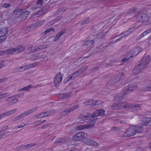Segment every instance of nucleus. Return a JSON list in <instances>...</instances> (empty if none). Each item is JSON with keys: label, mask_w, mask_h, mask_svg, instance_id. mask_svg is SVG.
Instances as JSON below:
<instances>
[{"label": "nucleus", "mask_w": 151, "mask_h": 151, "mask_svg": "<svg viewBox=\"0 0 151 151\" xmlns=\"http://www.w3.org/2000/svg\"><path fill=\"white\" fill-rule=\"evenodd\" d=\"M83 120L86 122L90 123L88 124L80 125L77 127V129L79 130H83L85 129L90 128L94 125V114L93 113L92 115L88 113H85L83 115Z\"/></svg>", "instance_id": "1"}, {"label": "nucleus", "mask_w": 151, "mask_h": 151, "mask_svg": "<svg viewBox=\"0 0 151 151\" xmlns=\"http://www.w3.org/2000/svg\"><path fill=\"white\" fill-rule=\"evenodd\" d=\"M87 134L82 132L76 133L73 137V139L76 141H83L86 139V144L90 145H94V141L89 139H87Z\"/></svg>", "instance_id": "2"}, {"label": "nucleus", "mask_w": 151, "mask_h": 151, "mask_svg": "<svg viewBox=\"0 0 151 151\" xmlns=\"http://www.w3.org/2000/svg\"><path fill=\"white\" fill-rule=\"evenodd\" d=\"M143 128L139 125L134 126L129 128L123 134L124 137H130L134 135L137 133L139 134L142 132Z\"/></svg>", "instance_id": "3"}, {"label": "nucleus", "mask_w": 151, "mask_h": 151, "mask_svg": "<svg viewBox=\"0 0 151 151\" xmlns=\"http://www.w3.org/2000/svg\"><path fill=\"white\" fill-rule=\"evenodd\" d=\"M24 47L22 45H19L16 48H11L4 50L0 51V56L7 54H12L17 53L23 51L24 49Z\"/></svg>", "instance_id": "4"}, {"label": "nucleus", "mask_w": 151, "mask_h": 151, "mask_svg": "<svg viewBox=\"0 0 151 151\" xmlns=\"http://www.w3.org/2000/svg\"><path fill=\"white\" fill-rule=\"evenodd\" d=\"M37 109V108L36 107L32 108L31 109L21 114L19 116H17V117H15L14 119H12V122H14L15 121L22 119V118L25 117L26 116L36 111Z\"/></svg>", "instance_id": "5"}, {"label": "nucleus", "mask_w": 151, "mask_h": 151, "mask_svg": "<svg viewBox=\"0 0 151 151\" xmlns=\"http://www.w3.org/2000/svg\"><path fill=\"white\" fill-rule=\"evenodd\" d=\"M24 93H21L18 95L12 96L7 98V100L8 101V104L9 105H11L17 102L18 101V99L20 96H23Z\"/></svg>", "instance_id": "6"}, {"label": "nucleus", "mask_w": 151, "mask_h": 151, "mask_svg": "<svg viewBox=\"0 0 151 151\" xmlns=\"http://www.w3.org/2000/svg\"><path fill=\"white\" fill-rule=\"evenodd\" d=\"M45 20H38L33 24L31 25L29 27H27L26 29L24 31L25 32H30L33 29H35L37 27L40 26L43 24Z\"/></svg>", "instance_id": "7"}, {"label": "nucleus", "mask_w": 151, "mask_h": 151, "mask_svg": "<svg viewBox=\"0 0 151 151\" xmlns=\"http://www.w3.org/2000/svg\"><path fill=\"white\" fill-rule=\"evenodd\" d=\"M150 56H145L140 61L139 64L144 68H145L150 63Z\"/></svg>", "instance_id": "8"}, {"label": "nucleus", "mask_w": 151, "mask_h": 151, "mask_svg": "<svg viewBox=\"0 0 151 151\" xmlns=\"http://www.w3.org/2000/svg\"><path fill=\"white\" fill-rule=\"evenodd\" d=\"M62 80V75L60 73H59L56 74L54 79V82L55 86L56 87H58L60 83L61 82Z\"/></svg>", "instance_id": "9"}, {"label": "nucleus", "mask_w": 151, "mask_h": 151, "mask_svg": "<svg viewBox=\"0 0 151 151\" xmlns=\"http://www.w3.org/2000/svg\"><path fill=\"white\" fill-rule=\"evenodd\" d=\"M141 123L142 125H139V126H142V127H143V126H151V118L143 117L141 119Z\"/></svg>", "instance_id": "10"}, {"label": "nucleus", "mask_w": 151, "mask_h": 151, "mask_svg": "<svg viewBox=\"0 0 151 151\" xmlns=\"http://www.w3.org/2000/svg\"><path fill=\"white\" fill-rule=\"evenodd\" d=\"M82 69H79L76 72L73 73L72 74L68 76L67 77V81H65V80H64V81L65 82V83L67 81H70L71 80H72L74 79L76 77L78 76L80 74V71H82ZM67 78H65L66 79Z\"/></svg>", "instance_id": "11"}, {"label": "nucleus", "mask_w": 151, "mask_h": 151, "mask_svg": "<svg viewBox=\"0 0 151 151\" xmlns=\"http://www.w3.org/2000/svg\"><path fill=\"white\" fill-rule=\"evenodd\" d=\"M54 111L51 110L49 111H47L44 112H42L36 116L37 118L40 119L42 118L49 116L51 113H53Z\"/></svg>", "instance_id": "12"}, {"label": "nucleus", "mask_w": 151, "mask_h": 151, "mask_svg": "<svg viewBox=\"0 0 151 151\" xmlns=\"http://www.w3.org/2000/svg\"><path fill=\"white\" fill-rule=\"evenodd\" d=\"M124 74V73H122L119 74L117 76H115L114 77L111 81V83L112 84H114L118 81H120L121 78L123 77Z\"/></svg>", "instance_id": "13"}, {"label": "nucleus", "mask_w": 151, "mask_h": 151, "mask_svg": "<svg viewBox=\"0 0 151 151\" xmlns=\"http://www.w3.org/2000/svg\"><path fill=\"white\" fill-rule=\"evenodd\" d=\"M46 47L45 45H41L39 46L38 47H30L28 48V50L29 51V52L33 53L38 50L42 49L45 48Z\"/></svg>", "instance_id": "14"}, {"label": "nucleus", "mask_w": 151, "mask_h": 151, "mask_svg": "<svg viewBox=\"0 0 151 151\" xmlns=\"http://www.w3.org/2000/svg\"><path fill=\"white\" fill-rule=\"evenodd\" d=\"M80 106L79 105H77L74 106L72 107V108H70L60 113L61 115H63L64 116H65L66 114H67L71 112H72L74 110L78 109Z\"/></svg>", "instance_id": "15"}, {"label": "nucleus", "mask_w": 151, "mask_h": 151, "mask_svg": "<svg viewBox=\"0 0 151 151\" xmlns=\"http://www.w3.org/2000/svg\"><path fill=\"white\" fill-rule=\"evenodd\" d=\"M137 88L136 86L132 85L129 84L127 87H126L123 91V93L125 94H127L129 93V91H132L135 90Z\"/></svg>", "instance_id": "16"}, {"label": "nucleus", "mask_w": 151, "mask_h": 151, "mask_svg": "<svg viewBox=\"0 0 151 151\" xmlns=\"http://www.w3.org/2000/svg\"><path fill=\"white\" fill-rule=\"evenodd\" d=\"M105 112L104 110L103 109H98L95 111V121L99 118L97 117L104 115Z\"/></svg>", "instance_id": "17"}, {"label": "nucleus", "mask_w": 151, "mask_h": 151, "mask_svg": "<svg viewBox=\"0 0 151 151\" xmlns=\"http://www.w3.org/2000/svg\"><path fill=\"white\" fill-rule=\"evenodd\" d=\"M145 68L139 63V64L135 67L133 70V73L135 74H138L143 69Z\"/></svg>", "instance_id": "18"}, {"label": "nucleus", "mask_w": 151, "mask_h": 151, "mask_svg": "<svg viewBox=\"0 0 151 151\" xmlns=\"http://www.w3.org/2000/svg\"><path fill=\"white\" fill-rule=\"evenodd\" d=\"M29 14V12L27 10H25L20 13L19 17L21 19L24 20L28 16Z\"/></svg>", "instance_id": "19"}, {"label": "nucleus", "mask_w": 151, "mask_h": 151, "mask_svg": "<svg viewBox=\"0 0 151 151\" xmlns=\"http://www.w3.org/2000/svg\"><path fill=\"white\" fill-rule=\"evenodd\" d=\"M43 0H38L36 2V5H34L32 8V10H35L37 9L41 8L42 6Z\"/></svg>", "instance_id": "20"}, {"label": "nucleus", "mask_w": 151, "mask_h": 151, "mask_svg": "<svg viewBox=\"0 0 151 151\" xmlns=\"http://www.w3.org/2000/svg\"><path fill=\"white\" fill-rule=\"evenodd\" d=\"M16 111V109H14L12 110L9 111H7L5 113L2 114L1 115H0V119L2 118H3L4 117L7 116H9L14 113H15Z\"/></svg>", "instance_id": "21"}, {"label": "nucleus", "mask_w": 151, "mask_h": 151, "mask_svg": "<svg viewBox=\"0 0 151 151\" xmlns=\"http://www.w3.org/2000/svg\"><path fill=\"white\" fill-rule=\"evenodd\" d=\"M125 94H124L123 91L116 95L114 98V100L116 102L119 101L123 99L124 97Z\"/></svg>", "instance_id": "22"}, {"label": "nucleus", "mask_w": 151, "mask_h": 151, "mask_svg": "<svg viewBox=\"0 0 151 151\" xmlns=\"http://www.w3.org/2000/svg\"><path fill=\"white\" fill-rule=\"evenodd\" d=\"M36 145V144L35 143H31L26 145H21L20 147H17V149H18V148H19L20 150H24L26 149L29 147L33 146Z\"/></svg>", "instance_id": "23"}, {"label": "nucleus", "mask_w": 151, "mask_h": 151, "mask_svg": "<svg viewBox=\"0 0 151 151\" xmlns=\"http://www.w3.org/2000/svg\"><path fill=\"white\" fill-rule=\"evenodd\" d=\"M37 65V64L35 63H31L27 65H26L24 66H22L20 67V68L23 69V68L24 69L23 70H21V71H23L24 70H28L29 69H30L32 68H33L34 67H35Z\"/></svg>", "instance_id": "24"}, {"label": "nucleus", "mask_w": 151, "mask_h": 151, "mask_svg": "<svg viewBox=\"0 0 151 151\" xmlns=\"http://www.w3.org/2000/svg\"><path fill=\"white\" fill-rule=\"evenodd\" d=\"M94 43L93 40H88L85 41L83 45L86 48H89L91 47Z\"/></svg>", "instance_id": "25"}, {"label": "nucleus", "mask_w": 151, "mask_h": 151, "mask_svg": "<svg viewBox=\"0 0 151 151\" xmlns=\"http://www.w3.org/2000/svg\"><path fill=\"white\" fill-rule=\"evenodd\" d=\"M142 22L146 25H148L149 23L150 17L146 14H144L143 17L142 18Z\"/></svg>", "instance_id": "26"}, {"label": "nucleus", "mask_w": 151, "mask_h": 151, "mask_svg": "<svg viewBox=\"0 0 151 151\" xmlns=\"http://www.w3.org/2000/svg\"><path fill=\"white\" fill-rule=\"evenodd\" d=\"M151 32V27L149 29H148L146 30L140 36H139L137 39V40H139L141 39L144 36H146L148 33Z\"/></svg>", "instance_id": "27"}, {"label": "nucleus", "mask_w": 151, "mask_h": 151, "mask_svg": "<svg viewBox=\"0 0 151 151\" xmlns=\"http://www.w3.org/2000/svg\"><path fill=\"white\" fill-rule=\"evenodd\" d=\"M66 29H63L59 32L58 34L55 37L54 41H56L58 40L60 37L61 35L66 32Z\"/></svg>", "instance_id": "28"}, {"label": "nucleus", "mask_w": 151, "mask_h": 151, "mask_svg": "<svg viewBox=\"0 0 151 151\" xmlns=\"http://www.w3.org/2000/svg\"><path fill=\"white\" fill-rule=\"evenodd\" d=\"M144 14L141 13H137L135 16V17L137 21L140 22L142 21V18L143 17Z\"/></svg>", "instance_id": "29"}, {"label": "nucleus", "mask_w": 151, "mask_h": 151, "mask_svg": "<svg viewBox=\"0 0 151 151\" xmlns=\"http://www.w3.org/2000/svg\"><path fill=\"white\" fill-rule=\"evenodd\" d=\"M141 48L139 47H137L135 48L132 49L130 51L131 54H132L133 55L135 56L138 54L140 52Z\"/></svg>", "instance_id": "30"}, {"label": "nucleus", "mask_w": 151, "mask_h": 151, "mask_svg": "<svg viewBox=\"0 0 151 151\" xmlns=\"http://www.w3.org/2000/svg\"><path fill=\"white\" fill-rule=\"evenodd\" d=\"M70 96V93L67 94L64 93L60 94L59 95V98L63 100L67 99L68 98H69Z\"/></svg>", "instance_id": "31"}, {"label": "nucleus", "mask_w": 151, "mask_h": 151, "mask_svg": "<svg viewBox=\"0 0 151 151\" xmlns=\"http://www.w3.org/2000/svg\"><path fill=\"white\" fill-rule=\"evenodd\" d=\"M119 106H121V108H126L127 107H129L130 106V104H129L126 103H124L123 102H121L119 104Z\"/></svg>", "instance_id": "32"}, {"label": "nucleus", "mask_w": 151, "mask_h": 151, "mask_svg": "<svg viewBox=\"0 0 151 151\" xmlns=\"http://www.w3.org/2000/svg\"><path fill=\"white\" fill-rule=\"evenodd\" d=\"M105 35L104 33L101 31V32H99V33L96 35V39L98 38L99 39H101L104 38Z\"/></svg>", "instance_id": "33"}, {"label": "nucleus", "mask_w": 151, "mask_h": 151, "mask_svg": "<svg viewBox=\"0 0 151 151\" xmlns=\"http://www.w3.org/2000/svg\"><path fill=\"white\" fill-rule=\"evenodd\" d=\"M84 104L85 105L84 106L87 105L94 106V101L93 100L89 99L88 101L85 102Z\"/></svg>", "instance_id": "34"}, {"label": "nucleus", "mask_w": 151, "mask_h": 151, "mask_svg": "<svg viewBox=\"0 0 151 151\" xmlns=\"http://www.w3.org/2000/svg\"><path fill=\"white\" fill-rule=\"evenodd\" d=\"M8 29L7 27L3 28L1 29L0 34L6 35L8 34Z\"/></svg>", "instance_id": "35"}, {"label": "nucleus", "mask_w": 151, "mask_h": 151, "mask_svg": "<svg viewBox=\"0 0 151 151\" xmlns=\"http://www.w3.org/2000/svg\"><path fill=\"white\" fill-rule=\"evenodd\" d=\"M132 29H129L128 30L126 31L125 32H122L120 35H123L124 36L123 37H126L127 36L129 35L131 33V30H132Z\"/></svg>", "instance_id": "36"}, {"label": "nucleus", "mask_w": 151, "mask_h": 151, "mask_svg": "<svg viewBox=\"0 0 151 151\" xmlns=\"http://www.w3.org/2000/svg\"><path fill=\"white\" fill-rule=\"evenodd\" d=\"M66 141V139H62L61 138L59 139H57L56 140L55 143L58 144H63L65 143Z\"/></svg>", "instance_id": "37"}, {"label": "nucleus", "mask_w": 151, "mask_h": 151, "mask_svg": "<svg viewBox=\"0 0 151 151\" xmlns=\"http://www.w3.org/2000/svg\"><path fill=\"white\" fill-rule=\"evenodd\" d=\"M129 107L130 108H133L135 110H138L140 108V105L138 104H134L133 105H131L130 104Z\"/></svg>", "instance_id": "38"}, {"label": "nucleus", "mask_w": 151, "mask_h": 151, "mask_svg": "<svg viewBox=\"0 0 151 151\" xmlns=\"http://www.w3.org/2000/svg\"><path fill=\"white\" fill-rule=\"evenodd\" d=\"M42 11H41V10L38 11L33 15V17L34 18H36V17H39L42 14Z\"/></svg>", "instance_id": "39"}, {"label": "nucleus", "mask_w": 151, "mask_h": 151, "mask_svg": "<svg viewBox=\"0 0 151 151\" xmlns=\"http://www.w3.org/2000/svg\"><path fill=\"white\" fill-rule=\"evenodd\" d=\"M59 19H58L57 18L55 19H53L52 20H51L48 23L47 25L49 26H51L53 24H54L55 23L57 22Z\"/></svg>", "instance_id": "40"}, {"label": "nucleus", "mask_w": 151, "mask_h": 151, "mask_svg": "<svg viewBox=\"0 0 151 151\" xmlns=\"http://www.w3.org/2000/svg\"><path fill=\"white\" fill-rule=\"evenodd\" d=\"M6 37L5 35H1L0 34V43L5 41L6 39Z\"/></svg>", "instance_id": "41"}, {"label": "nucleus", "mask_w": 151, "mask_h": 151, "mask_svg": "<svg viewBox=\"0 0 151 151\" xmlns=\"http://www.w3.org/2000/svg\"><path fill=\"white\" fill-rule=\"evenodd\" d=\"M102 104V102L100 101H95V106L100 107Z\"/></svg>", "instance_id": "42"}, {"label": "nucleus", "mask_w": 151, "mask_h": 151, "mask_svg": "<svg viewBox=\"0 0 151 151\" xmlns=\"http://www.w3.org/2000/svg\"><path fill=\"white\" fill-rule=\"evenodd\" d=\"M133 57L132 55H131L129 57V58H127L126 57L123 58L122 60V62H124V63H126L128 61H129L130 59V58H132Z\"/></svg>", "instance_id": "43"}, {"label": "nucleus", "mask_w": 151, "mask_h": 151, "mask_svg": "<svg viewBox=\"0 0 151 151\" xmlns=\"http://www.w3.org/2000/svg\"><path fill=\"white\" fill-rule=\"evenodd\" d=\"M119 104H115L112 105L111 107L113 110H118L119 109Z\"/></svg>", "instance_id": "44"}, {"label": "nucleus", "mask_w": 151, "mask_h": 151, "mask_svg": "<svg viewBox=\"0 0 151 151\" xmlns=\"http://www.w3.org/2000/svg\"><path fill=\"white\" fill-rule=\"evenodd\" d=\"M137 8H133L132 9L129 10L128 12L129 14H131L132 13L135 14L137 12Z\"/></svg>", "instance_id": "45"}, {"label": "nucleus", "mask_w": 151, "mask_h": 151, "mask_svg": "<svg viewBox=\"0 0 151 151\" xmlns=\"http://www.w3.org/2000/svg\"><path fill=\"white\" fill-rule=\"evenodd\" d=\"M66 10V8L65 7H62L57 12V13L58 14L59 13H64Z\"/></svg>", "instance_id": "46"}, {"label": "nucleus", "mask_w": 151, "mask_h": 151, "mask_svg": "<svg viewBox=\"0 0 151 151\" xmlns=\"http://www.w3.org/2000/svg\"><path fill=\"white\" fill-rule=\"evenodd\" d=\"M55 29L54 28H50L47 29H46L45 31L43 32L45 34H46L47 33L51 31H52L53 32L54 31Z\"/></svg>", "instance_id": "47"}, {"label": "nucleus", "mask_w": 151, "mask_h": 151, "mask_svg": "<svg viewBox=\"0 0 151 151\" xmlns=\"http://www.w3.org/2000/svg\"><path fill=\"white\" fill-rule=\"evenodd\" d=\"M90 21V18H87L81 23V25H83L84 24L88 23V22H89Z\"/></svg>", "instance_id": "48"}, {"label": "nucleus", "mask_w": 151, "mask_h": 151, "mask_svg": "<svg viewBox=\"0 0 151 151\" xmlns=\"http://www.w3.org/2000/svg\"><path fill=\"white\" fill-rule=\"evenodd\" d=\"M8 93H4L1 94H0V99L4 98L6 97L9 95H8Z\"/></svg>", "instance_id": "49"}, {"label": "nucleus", "mask_w": 151, "mask_h": 151, "mask_svg": "<svg viewBox=\"0 0 151 151\" xmlns=\"http://www.w3.org/2000/svg\"><path fill=\"white\" fill-rule=\"evenodd\" d=\"M144 89L145 91H151V86L145 87Z\"/></svg>", "instance_id": "50"}, {"label": "nucleus", "mask_w": 151, "mask_h": 151, "mask_svg": "<svg viewBox=\"0 0 151 151\" xmlns=\"http://www.w3.org/2000/svg\"><path fill=\"white\" fill-rule=\"evenodd\" d=\"M11 5L8 3H5L4 4L3 6V8H6L9 7Z\"/></svg>", "instance_id": "51"}, {"label": "nucleus", "mask_w": 151, "mask_h": 151, "mask_svg": "<svg viewBox=\"0 0 151 151\" xmlns=\"http://www.w3.org/2000/svg\"><path fill=\"white\" fill-rule=\"evenodd\" d=\"M32 86L30 85L28 86L27 87H24L22 88L21 90H22L24 91H27Z\"/></svg>", "instance_id": "52"}, {"label": "nucleus", "mask_w": 151, "mask_h": 151, "mask_svg": "<svg viewBox=\"0 0 151 151\" xmlns=\"http://www.w3.org/2000/svg\"><path fill=\"white\" fill-rule=\"evenodd\" d=\"M45 121H46L45 120H40L38 121L37 122V123L38 124H41L43 123V122H45Z\"/></svg>", "instance_id": "53"}, {"label": "nucleus", "mask_w": 151, "mask_h": 151, "mask_svg": "<svg viewBox=\"0 0 151 151\" xmlns=\"http://www.w3.org/2000/svg\"><path fill=\"white\" fill-rule=\"evenodd\" d=\"M20 12V10L19 9H16L14 11V14L17 15V13H19Z\"/></svg>", "instance_id": "54"}, {"label": "nucleus", "mask_w": 151, "mask_h": 151, "mask_svg": "<svg viewBox=\"0 0 151 151\" xmlns=\"http://www.w3.org/2000/svg\"><path fill=\"white\" fill-rule=\"evenodd\" d=\"M123 37H121L120 38H119L117 39H116L115 41L113 43H115L116 42H118L119 41H120L122 40V39L123 38Z\"/></svg>", "instance_id": "55"}, {"label": "nucleus", "mask_w": 151, "mask_h": 151, "mask_svg": "<svg viewBox=\"0 0 151 151\" xmlns=\"http://www.w3.org/2000/svg\"><path fill=\"white\" fill-rule=\"evenodd\" d=\"M7 79L6 78H2L0 79V83L4 82V81H6Z\"/></svg>", "instance_id": "56"}, {"label": "nucleus", "mask_w": 151, "mask_h": 151, "mask_svg": "<svg viewBox=\"0 0 151 151\" xmlns=\"http://www.w3.org/2000/svg\"><path fill=\"white\" fill-rule=\"evenodd\" d=\"M48 126L47 124H44L41 127L42 129H45L47 128Z\"/></svg>", "instance_id": "57"}, {"label": "nucleus", "mask_w": 151, "mask_h": 151, "mask_svg": "<svg viewBox=\"0 0 151 151\" xmlns=\"http://www.w3.org/2000/svg\"><path fill=\"white\" fill-rule=\"evenodd\" d=\"M104 46H103V45L102 44V45H100L99 47H96V49H99V50H100L101 49L103 48Z\"/></svg>", "instance_id": "58"}, {"label": "nucleus", "mask_w": 151, "mask_h": 151, "mask_svg": "<svg viewBox=\"0 0 151 151\" xmlns=\"http://www.w3.org/2000/svg\"><path fill=\"white\" fill-rule=\"evenodd\" d=\"M147 41V42L151 44V35L148 38Z\"/></svg>", "instance_id": "59"}, {"label": "nucleus", "mask_w": 151, "mask_h": 151, "mask_svg": "<svg viewBox=\"0 0 151 151\" xmlns=\"http://www.w3.org/2000/svg\"><path fill=\"white\" fill-rule=\"evenodd\" d=\"M4 61H1V62L0 61V69L2 67L5 66V65L4 64L1 63H2Z\"/></svg>", "instance_id": "60"}, {"label": "nucleus", "mask_w": 151, "mask_h": 151, "mask_svg": "<svg viewBox=\"0 0 151 151\" xmlns=\"http://www.w3.org/2000/svg\"><path fill=\"white\" fill-rule=\"evenodd\" d=\"M3 16V13L0 12V22H1L2 21V17Z\"/></svg>", "instance_id": "61"}, {"label": "nucleus", "mask_w": 151, "mask_h": 151, "mask_svg": "<svg viewBox=\"0 0 151 151\" xmlns=\"http://www.w3.org/2000/svg\"><path fill=\"white\" fill-rule=\"evenodd\" d=\"M8 127L7 126H5L4 127H3L2 128V130L4 131L5 130V129L8 128Z\"/></svg>", "instance_id": "62"}, {"label": "nucleus", "mask_w": 151, "mask_h": 151, "mask_svg": "<svg viewBox=\"0 0 151 151\" xmlns=\"http://www.w3.org/2000/svg\"><path fill=\"white\" fill-rule=\"evenodd\" d=\"M24 126H25V125H20V126H18L17 127V128L18 129H19V128H22V127H23Z\"/></svg>", "instance_id": "63"}, {"label": "nucleus", "mask_w": 151, "mask_h": 151, "mask_svg": "<svg viewBox=\"0 0 151 151\" xmlns=\"http://www.w3.org/2000/svg\"><path fill=\"white\" fill-rule=\"evenodd\" d=\"M45 151H52V150L51 149H48L45 150Z\"/></svg>", "instance_id": "64"}]
</instances>
